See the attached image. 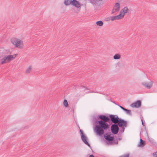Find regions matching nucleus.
<instances>
[{"label": "nucleus", "mask_w": 157, "mask_h": 157, "mask_svg": "<svg viewBox=\"0 0 157 157\" xmlns=\"http://www.w3.org/2000/svg\"><path fill=\"white\" fill-rule=\"evenodd\" d=\"M99 123L95 125L94 130L97 135L101 136L103 135L106 143L108 145L117 144L118 142L116 141L113 135L110 131V124L107 122L99 120Z\"/></svg>", "instance_id": "obj_1"}, {"label": "nucleus", "mask_w": 157, "mask_h": 157, "mask_svg": "<svg viewBox=\"0 0 157 157\" xmlns=\"http://www.w3.org/2000/svg\"><path fill=\"white\" fill-rule=\"evenodd\" d=\"M127 121L121 118H119L117 124L119 128H121L119 132V133H123L125 130V128L127 126Z\"/></svg>", "instance_id": "obj_2"}, {"label": "nucleus", "mask_w": 157, "mask_h": 157, "mask_svg": "<svg viewBox=\"0 0 157 157\" xmlns=\"http://www.w3.org/2000/svg\"><path fill=\"white\" fill-rule=\"evenodd\" d=\"M64 3L66 6L71 5L78 9L81 8V4L77 0H64Z\"/></svg>", "instance_id": "obj_3"}, {"label": "nucleus", "mask_w": 157, "mask_h": 157, "mask_svg": "<svg viewBox=\"0 0 157 157\" xmlns=\"http://www.w3.org/2000/svg\"><path fill=\"white\" fill-rule=\"evenodd\" d=\"M11 42L14 45L15 47L20 48H21L23 46L21 45L23 44L22 41L16 38H13L11 39Z\"/></svg>", "instance_id": "obj_4"}, {"label": "nucleus", "mask_w": 157, "mask_h": 157, "mask_svg": "<svg viewBox=\"0 0 157 157\" xmlns=\"http://www.w3.org/2000/svg\"><path fill=\"white\" fill-rule=\"evenodd\" d=\"M119 117L117 115H115L110 114L109 115L108 123L110 125L111 124L117 123Z\"/></svg>", "instance_id": "obj_5"}, {"label": "nucleus", "mask_w": 157, "mask_h": 157, "mask_svg": "<svg viewBox=\"0 0 157 157\" xmlns=\"http://www.w3.org/2000/svg\"><path fill=\"white\" fill-rule=\"evenodd\" d=\"M80 133L81 135V137L82 140L84 142V143L87 145L89 146L90 148L91 149V146L90 144L88 142V139L87 137L86 136V135L84 134L83 131L81 129H80Z\"/></svg>", "instance_id": "obj_6"}, {"label": "nucleus", "mask_w": 157, "mask_h": 157, "mask_svg": "<svg viewBox=\"0 0 157 157\" xmlns=\"http://www.w3.org/2000/svg\"><path fill=\"white\" fill-rule=\"evenodd\" d=\"M119 128L117 123L112 124L110 127V129L112 133V134L114 135L117 134L119 132Z\"/></svg>", "instance_id": "obj_7"}, {"label": "nucleus", "mask_w": 157, "mask_h": 157, "mask_svg": "<svg viewBox=\"0 0 157 157\" xmlns=\"http://www.w3.org/2000/svg\"><path fill=\"white\" fill-rule=\"evenodd\" d=\"M130 106L132 108H139L141 106V101L140 100H137L132 103Z\"/></svg>", "instance_id": "obj_8"}, {"label": "nucleus", "mask_w": 157, "mask_h": 157, "mask_svg": "<svg viewBox=\"0 0 157 157\" xmlns=\"http://www.w3.org/2000/svg\"><path fill=\"white\" fill-rule=\"evenodd\" d=\"M98 119H100V120H101L104 122H108L109 116L105 115H98Z\"/></svg>", "instance_id": "obj_9"}, {"label": "nucleus", "mask_w": 157, "mask_h": 157, "mask_svg": "<svg viewBox=\"0 0 157 157\" xmlns=\"http://www.w3.org/2000/svg\"><path fill=\"white\" fill-rule=\"evenodd\" d=\"M142 84L144 87L149 89L151 88L153 85V82L151 81L149 82H144L142 83Z\"/></svg>", "instance_id": "obj_10"}, {"label": "nucleus", "mask_w": 157, "mask_h": 157, "mask_svg": "<svg viewBox=\"0 0 157 157\" xmlns=\"http://www.w3.org/2000/svg\"><path fill=\"white\" fill-rule=\"evenodd\" d=\"M17 55L14 54V55H8L6 56L7 59V62H9L14 59L17 56Z\"/></svg>", "instance_id": "obj_11"}, {"label": "nucleus", "mask_w": 157, "mask_h": 157, "mask_svg": "<svg viewBox=\"0 0 157 157\" xmlns=\"http://www.w3.org/2000/svg\"><path fill=\"white\" fill-rule=\"evenodd\" d=\"M146 144V143L145 140H143L140 139V141L138 144V146L140 147H142L144 146Z\"/></svg>", "instance_id": "obj_12"}, {"label": "nucleus", "mask_w": 157, "mask_h": 157, "mask_svg": "<svg viewBox=\"0 0 157 157\" xmlns=\"http://www.w3.org/2000/svg\"><path fill=\"white\" fill-rule=\"evenodd\" d=\"M120 6L119 3L117 2L115 4L113 8L115 9V11H118L120 10Z\"/></svg>", "instance_id": "obj_13"}, {"label": "nucleus", "mask_w": 157, "mask_h": 157, "mask_svg": "<svg viewBox=\"0 0 157 157\" xmlns=\"http://www.w3.org/2000/svg\"><path fill=\"white\" fill-rule=\"evenodd\" d=\"M110 17V18H111V20L112 21L116 20H120L121 19L120 18V15H118Z\"/></svg>", "instance_id": "obj_14"}, {"label": "nucleus", "mask_w": 157, "mask_h": 157, "mask_svg": "<svg viewBox=\"0 0 157 157\" xmlns=\"http://www.w3.org/2000/svg\"><path fill=\"white\" fill-rule=\"evenodd\" d=\"M121 10L123 12V16H124L125 14L128 13L129 11V10L127 6L125 7L124 8L122 9Z\"/></svg>", "instance_id": "obj_15"}, {"label": "nucleus", "mask_w": 157, "mask_h": 157, "mask_svg": "<svg viewBox=\"0 0 157 157\" xmlns=\"http://www.w3.org/2000/svg\"><path fill=\"white\" fill-rule=\"evenodd\" d=\"M121 57V55L118 54H115L113 56V58L115 59H119Z\"/></svg>", "instance_id": "obj_16"}, {"label": "nucleus", "mask_w": 157, "mask_h": 157, "mask_svg": "<svg viewBox=\"0 0 157 157\" xmlns=\"http://www.w3.org/2000/svg\"><path fill=\"white\" fill-rule=\"evenodd\" d=\"M123 111L125 112L127 114L129 115H132V112L130 110L127 109L125 108Z\"/></svg>", "instance_id": "obj_17"}, {"label": "nucleus", "mask_w": 157, "mask_h": 157, "mask_svg": "<svg viewBox=\"0 0 157 157\" xmlns=\"http://www.w3.org/2000/svg\"><path fill=\"white\" fill-rule=\"evenodd\" d=\"M96 24L97 25L99 26H102L103 25V22L102 21H97L96 22Z\"/></svg>", "instance_id": "obj_18"}, {"label": "nucleus", "mask_w": 157, "mask_h": 157, "mask_svg": "<svg viewBox=\"0 0 157 157\" xmlns=\"http://www.w3.org/2000/svg\"><path fill=\"white\" fill-rule=\"evenodd\" d=\"M98 2L99 1H98V0H90V2L92 4L94 5H96L97 4V2L96 1Z\"/></svg>", "instance_id": "obj_19"}, {"label": "nucleus", "mask_w": 157, "mask_h": 157, "mask_svg": "<svg viewBox=\"0 0 157 157\" xmlns=\"http://www.w3.org/2000/svg\"><path fill=\"white\" fill-rule=\"evenodd\" d=\"M63 105L65 107H67L68 106V103L67 101L64 99L63 101Z\"/></svg>", "instance_id": "obj_20"}, {"label": "nucleus", "mask_w": 157, "mask_h": 157, "mask_svg": "<svg viewBox=\"0 0 157 157\" xmlns=\"http://www.w3.org/2000/svg\"><path fill=\"white\" fill-rule=\"evenodd\" d=\"M94 119L95 120V125H96L97 124H98V123H99V120H100V119H98V117L97 118L95 117H94Z\"/></svg>", "instance_id": "obj_21"}, {"label": "nucleus", "mask_w": 157, "mask_h": 157, "mask_svg": "<svg viewBox=\"0 0 157 157\" xmlns=\"http://www.w3.org/2000/svg\"><path fill=\"white\" fill-rule=\"evenodd\" d=\"M123 12L122 11V10H121L119 14L118 15H120V18L121 19L124 16H123Z\"/></svg>", "instance_id": "obj_22"}, {"label": "nucleus", "mask_w": 157, "mask_h": 157, "mask_svg": "<svg viewBox=\"0 0 157 157\" xmlns=\"http://www.w3.org/2000/svg\"><path fill=\"white\" fill-rule=\"evenodd\" d=\"M141 120L142 124L144 126V129H146V127L145 126V122L144 121L143 117H141Z\"/></svg>", "instance_id": "obj_23"}, {"label": "nucleus", "mask_w": 157, "mask_h": 157, "mask_svg": "<svg viewBox=\"0 0 157 157\" xmlns=\"http://www.w3.org/2000/svg\"><path fill=\"white\" fill-rule=\"evenodd\" d=\"M0 63L1 64H3L4 63H7V62H5V60H4L3 58H2V59H1L0 60Z\"/></svg>", "instance_id": "obj_24"}, {"label": "nucleus", "mask_w": 157, "mask_h": 157, "mask_svg": "<svg viewBox=\"0 0 157 157\" xmlns=\"http://www.w3.org/2000/svg\"><path fill=\"white\" fill-rule=\"evenodd\" d=\"M31 67L30 66L26 70V73H29L30 72V71L31 70Z\"/></svg>", "instance_id": "obj_25"}, {"label": "nucleus", "mask_w": 157, "mask_h": 157, "mask_svg": "<svg viewBox=\"0 0 157 157\" xmlns=\"http://www.w3.org/2000/svg\"><path fill=\"white\" fill-rule=\"evenodd\" d=\"M153 157H157V151L153 153Z\"/></svg>", "instance_id": "obj_26"}, {"label": "nucleus", "mask_w": 157, "mask_h": 157, "mask_svg": "<svg viewBox=\"0 0 157 157\" xmlns=\"http://www.w3.org/2000/svg\"><path fill=\"white\" fill-rule=\"evenodd\" d=\"M80 87L82 88H85L86 90H89V89L88 88L84 86H81Z\"/></svg>", "instance_id": "obj_27"}, {"label": "nucleus", "mask_w": 157, "mask_h": 157, "mask_svg": "<svg viewBox=\"0 0 157 157\" xmlns=\"http://www.w3.org/2000/svg\"><path fill=\"white\" fill-rule=\"evenodd\" d=\"M118 105L119 106V107L121 109H122L123 110H124V109H125L122 106H121V105Z\"/></svg>", "instance_id": "obj_28"}, {"label": "nucleus", "mask_w": 157, "mask_h": 157, "mask_svg": "<svg viewBox=\"0 0 157 157\" xmlns=\"http://www.w3.org/2000/svg\"><path fill=\"white\" fill-rule=\"evenodd\" d=\"M148 141L149 142H150V143H153V140L152 139H148Z\"/></svg>", "instance_id": "obj_29"}, {"label": "nucleus", "mask_w": 157, "mask_h": 157, "mask_svg": "<svg viewBox=\"0 0 157 157\" xmlns=\"http://www.w3.org/2000/svg\"><path fill=\"white\" fill-rule=\"evenodd\" d=\"M3 59L4 60H5V62H7V58H6V56H4L3 58Z\"/></svg>", "instance_id": "obj_30"}, {"label": "nucleus", "mask_w": 157, "mask_h": 157, "mask_svg": "<svg viewBox=\"0 0 157 157\" xmlns=\"http://www.w3.org/2000/svg\"><path fill=\"white\" fill-rule=\"evenodd\" d=\"M115 12H117V11H115V9H114L113 8V9L112 10V14H113V13H114Z\"/></svg>", "instance_id": "obj_31"}, {"label": "nucleus", "mask_w": 157, "mask_h": 157, "mask_svg": "<svg viewBox=\"0 0 157 157\" xmlns=\"http://www.w3.org/2000/svg\"><path fill=\"white\" fill-rule=\"evenodd\" d=\"M122 139V138L121 137H119L118 140H121Z\"/></svg>", "instance_id": "obj_32"}, {"label": "nucleus", "mask_w": 157, "mask_h": 157, "mask_svg": "<svg viewBox=\"0 0 157 157\" xmlns=\"http://www.w3.org/2000/svg\"><path fill=\"white\" fill-rule=\"evenodd\" d=\"M94 91H89L88 93H94Z\"/></svg>", "instance_id": "obj_33"}, {"label": "nucleus", "mask_w": 157, "mask_h": 157, "mask_svg": "<svg viewBox=\"0 0 157 157\" xmlns=\"http://www.w3.org/2000/svg\"><path fill=\"white\" fill-rule=\"evenodd\" d=\"M113 103L114 104L117 105V103L115 101H113Z\"/></svg>", "instance_id": "obj_34"}, {"label": "nucleus", "mask_w": 157, "mask_h": 157, "mask_svg": "<svg viewBox=\"0 0 157 157\" xmlns=\"http://www.w3.org/2000/svg\"><path fill=\"white\" fill-rule=\"evenodd\" d=\"M143 132L142 130L141 129V131L140 132V135H141V132Z\"/></svg>", "instance_id": "obj_35"}, {"label": "nucleus", "mask_w": 157, "mask_h": 157, "mask_svg": "<svg viewBox=\"0 0 157 157\" xmlns=\"http://www.w3.org/2000/svg\"><path fill=\"white\" fill-rule=\"evenodd\" d=\"M110 19H107V20H109Z\"/></svg>", "instance_id": "obj_36"}]
</instances>
